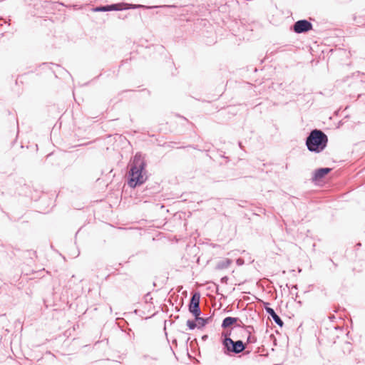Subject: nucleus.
I'll return each mask as SVG.
<instances>
[{
    "mask_svg": "<svg viewBox=\"0 0 365 365\" xmlns=\"http://www.w3.org/2000/svg\"><path fill=\"white\" fill-rule=\"evenodd\" d=\"M146 161L143 155L137 153L130 164V168L128 172V184L130 187L135 188L143 184L146 180L145 175Z\"/></svg>",
    "mask_w": 365,
    "mask_h": 365,
    "instance_id": "obj_1",
    "label": "nucleus"
},
{
    "mask_svg": "<svg viewBox=\"0 0 365 365\" xmlns=\"http://www.w3.org/2000/svg\"><path fill=\"white\" fill-rule=\"evenodd\" d=\"M328 136L319 129L312 130L305 140V145L309 152L322 153L327 146Z\"/></svg>",
    "mask_w": 365,
    "mask_h": 365,
    "instance_id": "obj_2",
    "label": "nucleus"
},
{
    "mask_svg": "<svg viewBox=\"0 0 365 365\" xmlns=\"http://www.w3.org/2000/svg\"><path fill=\"white\" fill-rule=\"evenodd\" d=\"M246 349V344L240 339L229 340L222 345V352L227 356H235L242 353Z\"/></svg>",
    "mask_w": 365,
    "mask_h": 365,
    "instance_id": "obj_3",
    "label": "nucleus"
},
{
    "mask_svg": "<svg viewBox=\"0 0 365 365\" xmlns=\"http://www.w3.org/2000/svg\"><path fill=\"white\" fill-rule=\"evenodd\" d=\"M200 294L198 292H195L192 294L188 304V311L192 314L194 317L200 316L201 309L200 307Z\"/></svg>",
    "mask_w": 365,
    "mask_h": 365,
    "instance_id": "obj_4",
    "label": "nucleus"
},
{
    "mask_svg": "<svg viewBox=\"0 0 365 365\" xmlns=\"http://www.w3.org/2000/svg\"><path fill=\"white\" fill-rule=\"evenodd\" d=\"M312 28V24L307 19L297 21L292 26V30L296 34L307 33L311 31Z\"/></svg>",
    "mask_w": 365,
    "mask_h": 365,
    "instance_id": "obj_5",
    "label": "nucleus"
},
{
    "mask_svg": "<svg viewBox=\"0 0 365 365\" xmlns=\"http://www.w3.org/2000/svg\"><path fill=\"white\" fill-rule=\"evenodd\" d=\"M237 331V329H235V325L230 329H226L225 331L222 332L221 335V343L222 345L227 343V341L232 340L237 338L238 336L235 333Z\"/></svg>",
    "mask_w": 365,
    "mask_h": 365,
    "instance_id": "obj_6",
    "label": "nucleus"
},
{
    "mask_svg": "<svg viewBox=\"0 0 365 365\" xmlns=\"http://www.w3.org/2000/svg\"><path fill=\"white\" fill-rule=\"evenodd\" d=\"M331 171V168H320L316 169L314 171L312 180L313 182H317L324 178L327 174Z\"/></svg>",
    "mask_w": 365,
    "mask_h": 365,
    "instance_id": "obj_7",
    "label": "nucleus"
},
{
    "mask_svg": "<svg viewBox=\"0 0 365 365\" xmlns=\"http://www.w3.org/2000/svg\"><path fill=\"white\" fill-rule=\"evenodd\" d=\"M235 329H237V332H239V336L242 337H244L249 334H252V333L255 331L253 326L251 325L246 326L245 324H236Z\"/></svg>",
    "mask_w": 365,
    "mask_h": 365,
    "instance_id": "obj_8",
    "label": "nucleus"
},
{
    "mask_svg": "<svg viewBox=\"0 0 365 365\" xmlns=\"http://www.w3.org/2000/svg\"><path fill=\"white\" fill-rule=\"evenodd\" d=\"M238 322H240L242 323V322L238 317H227L222 320L221 327L224 329H226L230 328L231 326L238 324Z\"/></svg>",
    "mask_w": 365,
    "mask_h": 365,
    "instance_id": "obj_9",
    "label": "nucleus"
},
{
    "mask_svg": "<svg viewBox=\"0 0 365 365\" xmlns=\"http://www.w3.org/2000/svg\"><path fill=\"white\" fill-rule=\"evenodd\" d=\"M266 312L272 318L273 321L280 327H282L284 322L274 310L269 307H265Z\"/></svg>",
    "mask_w": 365,
    "mask_h": 365,
    "instance_id": "obj_10",
    "label": "nucleus"
},
{
    "mask_svg": "<svg viewBox=\"0 0 365 365\" xmlns=\"http://www.w3.org/2000/svg\"><path fill=\"white\" fill-rule=\"evenodd\" d=\"M128 6H127L125 9H138V8H144L146 9H150L153 8H158V7H175V6H170V5H163V6H144L141 4H127Z\"/></svg>",
    "mask_w": 365,
    "mask_h": 365,
    "instance_id": "obj_11",
    "label": "nucleus"
},
{
    "mask_svg": "<svg viewBox=\"0 0 365 365\" xmlns=\"http://www.w3.org/2000/svg\"><path fill=\"white\" fill-rule=\"evenodd\" d=\"M195 321L197 322L198 329L203 328L206 324H209L211 321V317L203 318L200 316L194 317Z\"/></svg>",
    "mask_w": 365,
    "mask_h": 365,
    "instance_id": "obj_12",
    "label": "nucleus"
},
{
    "mask_svg": "<svg viewBox=\"0 0 365 365\" xmlns=\"http://www.w3.org/2000/svg\"><path fill=\"white\" fill-rule=\"evenodd\" d=\"M232 263V260L230 259H225L222 261H220L217 265H216V269H227L230 267V265Z\"/></svg>",
    "mask_w": 365,
    "mask_h": 365,
    "instance_id": "obj_13",
    "label": "nucleus"
},
{
    "mask_svg": "<svg viewBox=\"0 0 365 365\" xmlns=\"http://www.w3.org/2000/svg\"><path fill=\"white\" fill-rule=\"evenodd\" d=\"M107 6V11H121L124 9V8L122 7L121 4H113Z\"/></svg>",
    "mask_w": 365,
    "mask_h": 365,
    "instance_id": "obj_14",
    "label": "nucleus"
},
{
    "mask_svg": "<svg viewBox=\"0 0 365 365\" xmlns=\"http://www.w3.org/2000/svg\"><path fill=\"white\" fill-rule=\"evenodd\" d=\"M246 336H247V341L245 342H244L245 344H246V347L250 344H255L257 342V337L255 335L249 334V335H247Z\"/></svg>",
    "mask_w": 365,
    "mask_h": 365,
    "instance_id": "obj_15",
    "label": "nucleus"
},
{
    "mask_svg": "<svg viewBox=\"0 0 365 365\" xmlns=\"http://www.w3.org/2000/svg\"><path fill=\"white\" fill-rule=\"evenodd\" d=\"M197 322L195 320L188 319L186 322L187 326L190 330L195 329L196 327L198 328V325L196 323Z\"/></svg>",
    "mask_w": 365,
    "mask_h": 365,
    "instance_id": "obj_16",
    "label": "nucleus"
},
{
    "mask_svg": "<svg viewBox=\"0 0 365 365\" xmlns=\"http://www.w3.org/2000/svg\"><path fill=\"white\" fill-rule=\"evenodd\" d=\"M144 299L146 303H153V297L150 296V294L149 292L145 295Z\"/></svg>",
    "mask_w": 365,
    "mask_h": 365,
    "instance_id": "obj_17",
    "label": "nucleus"
},
{
    "mask_svg": "<svg viewBox=\"0 0 365 365\" xmlns=\"http://www.w3.org/2000/svg\"><path fill=\"white\" fill-rule=\"evenodd\" d=\"M95 11H107V6H97L96 9H94Z\"/></svg>",
    "mask_w": 365,
    "mask_h": 365,
    "instance_id": "obj_18",
    "label": "nucleus"
},
{
    "mask_svg": "<svg viewBox=\"0 0 365 365\" xmlns=\"http://www.w3.org/2000/svg\"><path fill=\"white\" fill-rule=\"evenodd\" d=\"M144 192H145V194H144L145 196H150L155 193V192L150 191L148 188H146V190H144Z\"/></svg>",
    "mask_w": 365,
    "mask_h": 365,
    "instance_id": "obj_19",
    "label": "nucleus"
},
{
    "mask_svg": "<svg viewBox=\"0 0 365 365\" xmlns=\"http://www.w3.org/2000/svg\"><path fill=\"white\" fill-rule=\"evenodd\" d=\"M228 281V277L227 276H225L221 278L220 282L223 284H227Z\"/></svg>",
    "mask_w": 365,
    "mask_h": 365,
    "instance_id": "obj_20",
    "label": "nucleus"
},
{
    "mask_svg": "<svg viewBox=\"0 0 365 365\" xmlns=\"http://www.w3.org/2000/svg\"><path fill=\"white\" fill-rule=\"evenodd\" d=\"M297 289H298V287H297V284H296V285H293V286L292 287L291 293H292V294H293V292H293V291H297Z\"/></svg>",
    "mask_w": 365,
    "mask_h": 365,
    "instance_id": "obj_21",
    "label": "nucleus"
},
{
    "mask_svg": "<svg viewBox=\"0 0 365 365\" xmlns=\"http://www.w3.org/2000/svg\"><path fill=\"white\" fill-rule=\"evenodd\" d=\"M354 19L356 21V24H364L362 21H357L356 16L354 17Z\"/></svg>",
    "mask_w": 365,
    "mask_h": 365,
    "instance_id": "obj_22",
    "label": "nucleus"
},
{
    "mask_svg": "<svg viewBox=\"0 0 365 365\" xmlns=\"http://www.w3.org/2000/svg\"><path fill=\"white\" fill-rule=\"evenodd\" d=\"M345 344L347 346L348 351H351V349H350L351 344L348 342H346Z\"/></svg>",
    "mask_w": 365,
    "mask_h": 365,
    "instance_id": "obj_23",
    "label": "nucleus"
},
{
    "mask_svg": "<svg viewBox=\"0 0 365 365\" xmlns=\"http://www.w3.org/2000/svg\"><path fill=\"white\" fill-rule=\"evenodd\" d=\"M207 337H208L207 335H204L202 336V339L205 341L207 339Z\"/></svg>",
    "mask_w": 365,
    "mask_h": 365,
    "instance_id": "obj_24",
    "label": "nucleus"
},
{
    "mask_svg": "<svg viewBox=\"0 0 365 365\" xmlns=\"http://www.w3.org/2000/svg\"><path fill=\"white\" fill-rule=\"evenodd\" d=\"M220 156H221L222 158H225L227 161H228V160H228V157H225L223 154H220Z\"/></svg>",
    "mask_w": 365,
    "mask_h": 365,
    "instance_id": "obj_25",
    "label": "nucleus"
},
{
    "mask_svg": "<svg viewBox=\"0 0 365 365\" xmlns=\"http://www.w3.org/2000/svg\"><path fill=\"white\" fill-rule=\"evenodd\" d=\"M143 358H144L145 359H148V356L145 355V356H143Z\"/></svg>",
    "mask_w": 365,
    "mask_h": 365,
    "instance_id": "obj_26",
    "label": "nucleus"
},
{
    "mask_svg": "<svg viewBox=\"0 0 365 365\" xmlns=\"http://www.w3.org/2000/svg\"><path fill=\"white\" fill-rule=\"evenodd\" d=\"M239 146H240V148H242V143H241V142H239Z\"/></svg>",
    "mask_w": 365,
    "mask_h": 365,
    "instance_id": "obj_27",
    "label": "nucleus"
},
{
    "mask_svg": "<svg viewBox=\"0 0 365 365\" xmlns=\"http://www.w3.org/2000/svg\"><path fill=\"white\" fill-rule=\"evenodd\" d=\"M356 245H357V246H361V243H360V242H359Z\"/></svg>",
    "mask_w": 365,
    "mask_h": 365,
    "instance_id": "obj_28",
    "label": "nucleus"
}]
</instances>
